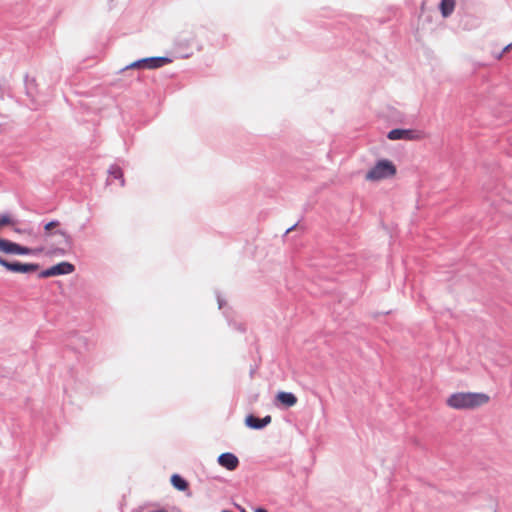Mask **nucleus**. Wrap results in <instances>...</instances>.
Returning a JSON list of instances; mask_svg holds the SVG:
<instances>
[{
    "label": "nucleus",
    "instance_id": "nucleus-1",
    "mask_svg": "<svg viewBox=\"0 0 512 512\" xmlns=\"http://www.w3.org/2000/svg\"><path fill=\"white\" fill-rule=\"evenodd\" d=\"M490 397L485 393L458 392L450 395L446 404L456 410L475 409L487 404Z\"/></svg>",
    "mask_w": 512,
    "mask_h": 512
},
{
    "label": "nucleus",
    "instance_id": "nucleus-2",
    "mask_svg": "<svg viewBox=\"0 0 512 512\" xmlns=\"http://www.w3.org/2000/svg\"><path fill=\"white\" fill-rule=\"evenodd\" d=\"M396 174V166L392 161H378L365 175L370 181H381L393 177Z\"/></svg>",
    "mask_w": 512,
    "mask_h": 512
},
{
    "label": "nucleus",
    "instance_id": "nucleus-3",
    "mask_svg": "<svg viewBox=\"0 0 512 512\" xmlns=\"http://www.w3.org/2000/svg\"><path fill=\"white\" fill-rule=\"evenodd\" d=\"M171 63V59L167 57H150V58H143L137 61L132 62L131 64L127 65L123 68V71L129 70V69H157L160 67H163L167 64Z\"/></svg>",
    "mask_w": 512,
    "mask_h": 512
},
{
    "label": "nucleus",
    "instance_id": "nucleus-4",
    "mask_svg": "<svg viewBox=\"0 0 512 512\" xmlns=\"http://www.w3.org/2000/svg\"><path fill=\"white\" fill-rule=\"evenodd\" d=\"M43 248L31 249L28 247L21 246L15 242L0 238V252L5 254L14 255H28L38 254L42 252Z\"/></svg>",
    "mask_w": 512,
    "mask_h": 512
},
{
    "label": "nucleus",
    "instance_id": "nucleus-5",
    "mask_svg": "<svg viewBox=\"0 0 512 512\" xmlns=\"http://www.w3.org/2000/svg\"><path fill=\"white\" fill-rule=\"evenodd\" d=\"M0 265L5 267L7 270L16 272V273L34 272L39 268L38 264H33V263L23 264V263H19V262L11 263L2 257H0Z\"/></svg>",
    "mask_w": 512,
    "mask_h": 512
},
{
    "label": "nucleus",
    "instance_id": "nucleus-6",
    "mask_svg": "<svg viewBox=\"0 0 512 512\" xmlns=\"http://www.w3.org/2000/svg\"><path fill=\"white\" fill-rule=\"evenodd\" d=\"M74 271V266L68 262L58 263L40 273L41 278H48L57 275L70 274Z\"/></svg>",
    "mask_w": 512,
    "mask_h": 512
},
{
    "label": "nucleus",
    "instance_id": "nucleus-7",
    "mask_svg": "<svg viewBox=\"0 0 512 512\" xmlns=\"http://www.w3.org/2000/svg\"><path fill=\"white\" fill-rule=\"evenodd\" d=\"M218 463L227 470L233 471L238 467L239 460L232 453H223L218 457Z\"/></svg>",
    "mask_w": 512,
    "mask_h": 512
},
{
    "label": "nucleus",
    "instance_id": "nucleus-8",
    "mask_svg": "<svg viewBox=\"0 0 512 512\" xmlns=\"http://www.w3.org/2000/svg\"><path fill=\"white\" fill-rule=\"evenodd\" d=\"M107 181L109 185H114L115 188L123 187L124 180L122 170L117 166L111 167Z\"/></svg>",
    "mask_w": 512,
    "mask_h": 512
},
{
    "label": "nucleus",
    "instance_id": "nucleus-9",
    "mask_svg": "<svg viewBox=\"0 0 512 512\" xmlns=\"http://www.w3.org/2000/svg\"><path fill=\"white\" fill-rule=\"evenodd\" d=\"M271 416L267 415L262 419L255 417L254 415H248L245 419V424L253 429H261L271 423Z\"/></svg>",
    "mask_w": 512,
    "mask_h": 512
},
{
    "label": "nucleus",
    "instance_id": "nucleus-10",
    "mask_svg": "<svg viewBox=\"0 0 512 512\" xmlns=\"http://www.w3.org/2000/svg\"><path fill=\"white\" fill-rule=\"evenodd\" d=\"M276 400L283 405L284 407H293L296 405L298 399L297 397L290 392L281 391L276 395Z\"/></svg>",
    "mask_w": 512,
    "mask_h": 512
},
{
    "label": "nucleus",
    "instance_id": "nucleus-11",
    "mask_svg": "<svg viewBox=\"0 0 512 512\" xmlns=\"http://www.w3.org/2000/svg\"><path fill=\"white\" fill-rule=\"evenodd\" d=\"M411 131L405 129H393L388 133L390 140L411 139Z\"/></svg>",
    "mask_w": 512,
    "mask_h": 512
},
{
    "label": "nucleus",
    "instance_id": "nucleus-12",
    "mask_svg": "<svg viewBox=\"0 0 512 512\" xmlns=\"http://www.w3.org/2000/svg\"><path fill=\"white\" fill-rule=\"evenodd\" d=\"M439 8L442 16L446 18L454 11L455 0H442Z\"/></svg>",
    "mask_w": 512,
    "mask_h": 512
},
{
    "label": "nucleus",
    "instance_id": "nucleus-13",
    "mask_svg": "<svg viewBox=\"0 0 512 512\" xmlns=\"http://www.w3.org/2000/svg\"><path fill=\"white\" fill-rule=\"evenodd\" d=\"M171 483L177 490L185 491L188 488V483L180 475L174 474L171 477Z\"/></svg>",
    "mask_w": 512,
    "mask_h": 512
},
{
    "label": "nucleus",
    "instance_id": "nucleus-14",
    "mask_svg": "<svg viewBox=\"0 0 512 512\" xmlns=\"http://www.w3.org/2000/svg\"><path fill=\"white\" fill-rule=\"evenodd\" d=\"M14 220L9 214L0 215V230L9 225H13Z\"/></svg>",
    "mask_w": 512,
    "mask_h": 512
},
{
    "label": "nucleus",
    "instance_id": "nucleus-15",
    "mask_svg": "<svg viewBox=\"0 0 512 512\" xmlns=\"http://www.w3.org/2000/svg\"><path fill=\"white\" fill-rule=\"evenodd\" d=\"M59 225L58 221H51L45 225V230L49 232L51 229L57 227Z\"/></svg>",
    "mask_w": 512,
    "mask_h": 512
},
{
    "label": "nucleus",
    "instance_id": "nucleus-16",
    "mask_svg": "<svg viewBox=\"0 0 512 512\" xmlns=\"http://www.w3.org/2000/svg\"><path fill=\"white\" fill-rule=\"evenodd\" d=\"M511 48H512V43L505 46L504 49L502 50V52L500 53V55L498 56V59L502 58L503 54L509 52Z\"/></svg>",
    "mask_w": 512,
    "mask_h": 512
},
{
    "label": "nucleus",
    "instance_id": "nucleus-17",
    "mask_svg": "<svg viewBox=\"0 0 512 512\" xmlns=\"http://www.w3.org/2000/svg\"><path fill=\"white\" fill-rule=\"evenodd\" d=\"M255 512H267V510L262 509V508H258V509H256V511H255Z\"/></svg>",
    "mask_w": 512,
    "mask_h": 512
},
{
    "label": "nucleus",
    "instance_id": "nucleus-18",
    "mask_svg": "<svg viewBox=\"0 0 512 512\" xmlns=\"http://www.w3.org/2000/svg\"><path fill=\"white\" fill-rule=\"evenodd\" d=\"M293 229H294V227L288 228V229H287V231H286V233L291 232Z\"/></svg>",
    "mask_w": 512,
    "mask_h": 512
}]
</instances>
